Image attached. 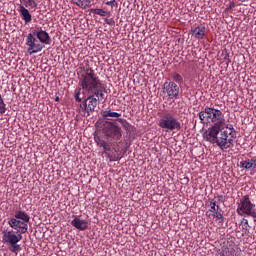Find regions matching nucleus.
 Here are the masks:
<instances>
[{
  "label": "nucleus",
  "instance_id": "16",
  "mask_svg": "<svg viewBox=\"0 0 256 256\" xmlns=\"http://www.w3.org/2000/svg\"><path fill=\"white\" fill-rule=\"evenodd\" d=\"M72 2L80 9H88V7L93 6V4H91V0H72Z\"/></svg>",
  "mask_w": 256,
  "mask_h": 256
},
{
  "label": "nucleus",
  "instance_id": "23",
  "mask_svg": "<svg viewBox=\"0 0 256 256\" xmlns=\"http://www.w3.org/2000/svg\"><path fill=\"white\" fill-rule=\"evenodd\" d=\"M5 111H7V104H5V101L0 94V115H4Z\"/></svg>",
  "mask_w": 256,
  "mask_h": 256
},
{
  "label": "nucleus",
  "instance_id": "31",
  "mask_svg": "<svg viewBox=\"0 0 256 256\" xmlns=\"http://www.w3.org/2000/svg\"><path fill=\"white\" fill-rule=\"evenodd\" d=\"M55 101H59V96H57V97L55 98Z\"/></svg>",
  "mask_w": 256,
  "mask_h": 256
},
{
  "label": "nucleus",
  "instance_id": "20",
  "mask_svg": "<svg viewBox=\"0 0 256 256\" xmlns=\"http://www.w3.org/2000/svg\"><path fill=\"white\" fill-rule=\"evenodd\" d=\"M23 3L27 9H37V0H23Z\"/></svg>",
  "mask_w": 256,
  "mask_h": 256
},
{
  "label": "nucleus",
  "instance_id": "18",
  "mask_svg": "<svg viewBox=\"0 0 256 256\" xmlns=\"http://www.w3.org/2000/svg\"><path fill=\"white\" fill-rule=\"evenodd\" d=\"M117 122L121 123L122 127L125 129V131H128V133H131V131H133V125L128 123L126 119L118 118Z\"/></svg>",
  "mask_w": 256,
  "mask_h": 256
},
{
  "label": "nucleus",
  "instance_id": "11",
  "mask_svg": "<svg viewBox=\"0 0 256 256\" xmlns=\"http://www.w3.org/2000/svg\"><path fill=\"white\" fill-rule=\"evenodd\" d=\"M191 33L194 39H205V35H207V28H205L203 25H200L192 28Z\"/></svg>",
  "mask_w": 256,
  "mask_h": 256
},
{
  "label": "nucleus",
  "instance_id": "19",
  "mask_svg": "<svg viewBox=\"0 0 256 256\" xmlns=\"http://www.w3.org/2000/svg\"><path fill=\"white\" fill-rule=\"evenodd\" d=\"M102 117H105L106 119L107 117L119 119V117H121V113L112 112L111 110H106L102 112Z\"/></svg>",
  "mask_w": 256,
  "mask_h": 256
},
{
  "label": "nucleus",
  "instance_id": "28",
  "mask_svg": "<svg viewBox=\"0 0 256 256\" xmlns=\"http://www.w3.org/2000/svg\"><path fill=\"white\" fill-rule=\"evenodd\" d=\"M207 217H213V212H211V210H209L207 213H206Z\"/></svg>",
  "mask_w": 256,
  "mask_h": 256
},
{
  "label": "nucleus",
  "instance_id": "21",
  "mask_svg": "<svg viewBox=\"0 0 256 256\" xmlns=\"http://www.w3.org/2000/svg\"><path fill=\"white\" fill-rule=\"evenodd\" d=\"M210 207V213H217L221 209L219 208V205H217V201L215 199H211L209 203Z\"/></svg>",
  "mask_w": 256,
  "mask_h": 256
},
{
  "label": "nucleus",
  "instance_id": "30",
  "mask_svg": "<svg viewBox=\"0 0 256 256\" xmlns=\"http://www.w3.org/2000/svg\"><path fill=\"white\" fill-rule=\"evenodd\" d=\"M219 201H221V199H223V196H218Z\"/></svg>",
  "mask_w": 256,
  "mask_h": 256
},
{
  "label": "nucleus",
  "instance_id": "7",
  "mask_svg": "<svg viewBox=\"0 0 256 256\" xmlns=\"http://www.w3.org/2000/svg\"><path fill=\"white\" fill-rule=\"evenodd\" d=\"M25 45L27 47L28 55H35V53H41L45 47V44H41L33 33H29L26 36Z\"/></svg>",
  "mask_w": 256,
  "mask_h": 256
},
{
  "label": "nucleus",
  "instance_id": "4",
  "mask_svg": "<svg viewBox=\"0 0 256 256\" xmlns=\"http://www.w3.org/2000/svg\"><path fill=\"white\" fill-rule=\"evenodd\" d=\"M158 126L163 131H181V122L171 112H163L160 115Z\"/></svg>",
  "mask_w": 256,
  "mask_h": 256
},
{
  "label": "nucleus",
  "instance_id": "6",
  "mask_svg": "<svg viewBox=\"0 0 256 256\" xmlns=\"http://www.w3.org/2000/svg\"><path fill=\"white\" fill-rule=\"evenodd\" d=\"M102 131L105 137L111 141H121L123 137V130L117 122H105Z\"/></svg>",
  "mask_w": 256,
  "mask_h": 256
},
{
  "label": "nucleus",
  "instance_id": "15",
  "mask_svg": "<svg viewBox=\"0 0 256 256\" xmlns=\"http://www.w3.org/2000/svg\"><path fill=\"white\" fill-rule=\"evenodd\" d=\"M19 12L22 16L23 21L27 24V23H31L32 21V17H31V13H29V10L25 8V6L20 5L19 6Z\"/></svg>",
  "mask_w": 256,
  "mask_h": 256
},
{
  "label": "nucleus",
  "instance_id": "5",
  "mask_svg": "<svg viewBox=\"0 0 256 256\" xmlns=\"http://www.w3.org/2000/svg\"><path fill=\"white\" fill-rule=\"evenodd\" d=\"M236 211L238 215H247L256 219V206L251 202L249 195H245L240 199Z\"/></svg>",
  "mask_w": 256,
  "mask_h": 256
},
{
  "label": "nucleus",
  "instance_id": "10",
  "mask_svg": "<svg viewBox=\"0 0 256 256\" xmlns=\"http://www.w3.org/2000/svg\"><path fill=\"white\" fill-rule=\"evenodd\" d=\"M164 89L169 99H177L179 97V86L175 82H165Z\"/></svg>",
  "mask_w": 256,
  "mask_h": 256
},
{
  "label": "nucleus",
  "instance_id": "12",
  "mask_svg": "<svg viewBox=\"0 0 256 256\" xmlns=\"http://www.w3.org/2000/svg\"><path fill=\"white\" fill-rule=\"evenodd\" d=\"M72 227H75L76 229H79V231H85L86 229H89V222L86 220H81L80 218L75 217L71 221Z\"/></svg>",
  "mask_w": 256,
  "mask_h": 256
},
{
  "label": "nucleus",
  "instance_id": "2",
  "mask_svg": "<svg viewBox=\"0 0 256 256\" xmlns=\"http://www.w3.org/2000/svg\"><path fill=\"white\" fill-rule=\"evenodd\" d=\"M198 117L203 123L212 124L206 134V141L217 144L222 151L233 147V140L237 139L235 128L232 125L225 127V115L221 110L206 106L199 112Z\"/></svg>",
  "mask_w": 256,
  "mask_h": 256
},
{
  "label": "nucleus",
  "instance_id": "9",
  "mask_svg": "<svg viewBox=\"0 0 256 256\" xmlns=\"http://www.w3.org/2000/svg\"><path fill=\"white\" fill-rule=\"evenodd\" d=\"M32 35H34L42 45H51V36H49V33L43 30L42 27H36L32 31Z\"/></svg>",
  "mask_w": 256,
  "mask_h": 256
},
{
  "label": "nucleus",
  "instance_id": "1",
  "mask_svg": "<svg viewBox=\"0 0 256 256\" xmlns=\"http://www.w3.org/2000/svg\"><path fill=\"white\" fill-rule=\"evenodd\" d=\"M78 85L79 88H76L74 91L75 101L76 103H81L83 101L81 92L83 91V95L87 93L88 96L80 107L89 115V113L95 111L101 101H104L106 87L101 79H99L97 73H95V70L89 65L82 67L78 72Z\"/></svg>",
  "mask_w": 256,
  "mask_h": 256
},
{
  "label": "nucleus",
  "instance_id": "27",
  "mask_svg": "<svg viewBox=\"0 0 256 256\" xmlns=\"http://www.w3.org/2000/svg\"><path fill=\"white\" fill-rule=\"evenodd\" d=\"M233 8H235V2H231V3L229 4V9H233Z\"/></svg>",
  "mask_w": 256,
  "mask_h": 256
},
{
  "label": "nucleus",
  "instance_id": "14",
  "mask_svg": "<svg viewBox=\"0 0 256 256\" xmlns=\"http://www.w3.org/2000/svg\"><path fill=\"white\" fill-rule=\"evenodd\" d=\"M236 250L231 245H224L219 251L218 256H235Z\"/></svg>",
  "mask_w": 256,
  "mask_h": 256
},
{
  "label": "nucleus",
  "instance_id": "24",
  "mask_svg": "<svg viewBox=\"0 0 256 256\" xmlns=\"http://www.w3.org/2000/svg\"><path fill=\"white\" fill-rule=\"evenodd\" d=\"M213 217L217 218L220 223H223V210H218L212 214Z\"/></svg>",
  "mask_w": 256,
  "mask_h": 256
},
{
  "label": "nucleus",
  "instance_id": "25",
  "mask_svg": "<svg viewBox=\"0 0 256 256\" xmlns=\"http://www.w3.org/2000/svg\"><path fill=\"white\" fill-rule=\"evenodd\" d=\"M104 21L107 25H110L111 27H113V25H115V20L113 18H110V19L105 18Z\"/></svg>",
  "mask_w": 256,
  "mask_h": 256
},
{
  "label": "nucleus",
  "instance_id": "22",
  "mask_svg": "<svg viewBox=\"0 0 256 256\" xmlns=\"http://www.w3.org/2000/svg\"><path fill=\"white\" fill-rule=\"evenodd\" d=\"M171 77L175 83H183V76L181 74L174 72L171 74Z\"/></svg>",
  "mask_w": 256,
  "mask_h": 256
},
{
  "label": "nucleus",
  "instance_id": "13",
  "mask_svg": "<svg viewBox=\"0 0 256 256\" xmlns=\"http://www.w3.org/2000/svg\"><path fill=\"white\" fill-rule=\"evenodd\" d=\"M240 169H256V156L252 158H246L240 162Z\"/></svg>",
  "mask_w": 256,
  "mask_h": 256
},
{
  "label": "nucleus",
  "instance_id": "32",
  "mask_svg": "<svg viewBox=\"0 0 256 256\" xmlns=\"http://www.w3.org/2000/svg\"><path fill=\"white\" fill-rule=\"evenodd\" d=\"M242 3L245 2V0H240Z\"/></svg>",
  "mask_w": 256,
  "mask_h": 256
},
{
  "label": "nucleus",
  "instance_id": "17",
  "mask_svg": "<svg viewBox=\"0 0 256 256\" xmlns=\"http://www.w3.org/2000/svg\"><path fill=\"white\" fill-rule=\"evenodd\" d=\"M90 13L94 15H99L100 17H111V12L105 11L101 8H92L90 9Z\"/></svg>",
  "mask_w": 256,
  "mask_h": 256
},
{
  "label": "nucleus",
  "instance_id": "8",
  "mask_svg": "<svg viewBox=\"0 0 256 256\" xmlns=\"http://www.w3.org/2000/svg\"><path fill=\"white\" fill-rule=\"evenodd\" d=\"M97 145L99 147H103L106 157H108L109 161H119L121 159V156L119 155V149H116L115 147H111V144H109L105 140H100L99 138L96 139Z\"/></svg>",
  "mask_w": 256,
  "mask_h": 256
},
{
  "label": "nucleus",
  "instance_id": "26",
  "mask_svg": "<svg viewBox=\"0 0 256 256\" xmlns=\"http://www.w3.org/2000/svg\"><path fill=\"white\" fill-rule=\"evenodd\" d=\"M105 5H109L110 7H115V5H117V1L116 0H112V1H107L105 2Z\"/></svg>",
  "mask_w": 256,
  "mask_h": 256
},
{
  "label": "nucleus",
  "instance_id": "29",
  "mask_svg": "<svg viewBox=\"0 0 256 256\" xmlns=\"http://www.w3.org/2000/svg\"><path fill=\"white\" fill-rule=\"evenodd\" d=\"M244 225H245V229H247V226L249 225V221H248V220H245Z\"/></svg>",
  "mask_w": 256,
  "mask_h": 256
},
{
  "label": "nucleus",
  "instance_id": "3",
  "mask_svg": "<svg viewBox=\"0 0 256 256\" xmlns=\"http://www.w3.org/2000/svg\"><path fill=\"white\" fill-rule=\"evenodd\" d=\"M31 217L27 212L18 210L15 212L14 217L8 220V225L11 230H4L2 232V242L8 245L9 251L11 253H19L21 251V246L19 243L23 239L24 233L29 231V223Z\"/></svg>",
  "mask_w": 256,
  "mask_h": 256
}]
</instances>
